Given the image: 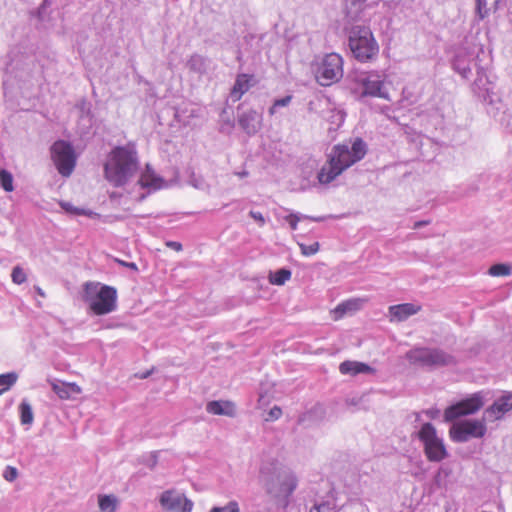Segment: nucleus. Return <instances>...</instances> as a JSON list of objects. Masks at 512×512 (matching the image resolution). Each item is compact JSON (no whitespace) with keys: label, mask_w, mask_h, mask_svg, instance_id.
Listing matches in <instances>:
<instances>
[{"label":"nucleus","mask_w":512,"mask_h":512,"mask_svg":"<svg viewBox=\"0 0 512 512\" xmlns=\"http://www.w3.org/2000/svg\"><path fill=\"white\" fill-rule=\"evenodd\" d=\"M366 154L367 144L361 138L335 145L329 155L328 164L318 172V181L321 184L331 183L343 171L362 160Z\"/></svg>","instance_id":"obj_1"},{"label":"nucleus","mask_w":512,"mask_h":512,"mask_svg":"<svg viewBox=\"0 0 512 512\" xmlns=\"http://www.w3.org/2000/svg\"><path fill=\"white\" fill-rule=\"evenodd\" d=\"M259 479L266 492L283 508L290 503V498L298 486V478L290 468L281 467L277 463H263L259 471Z\"/></svg>","instance_id":"obj_2"},{"label":"nucleus","mask_w":512,"mask_h":512,"mask_svg":"<svg viewBox=\"0 0 512 512\" xmlns=\"http://www.w3.org/2000/svg\"><path fill=\"white\" fill-rule=\"evenodd\" d=\"M137 169V153L134 147L130 146L114 148L104 166L106 179L116 187L126 184Z\"/></svg>","instance_id":"obj_3"},{"label":"nucleus","mask_w":512,"mask_h":512,"mask_svg":"<svg viewBox=\"0 0 512 512\" xmlns=\"http://www.w3.org/2000/svg\"><path fill=\"white\" fill-rule=\"evenodd\" d=\"M472 91L482 102L488 104V113L502 126L510 128L512 131V106L507 107L500 99H494L492 83L489 81L484 68L478 69Z\"/></svg>","instance_id":"obj_4"},{"label":"nucleus","mask_w":512,"mask_h":512,"mask_svg":"<svg viewBox=\"0 0 512 512\" xmlns=\"http://www.w3.org/2000/svg\"><path fill=\"white\" fill-rule=\"evenodd\" d=\"M345 32L349 50L357 61L368 63L376 59L379 45L369 26L356 24L346 27Z\"/></svg>","instance_id":"obj_5"},{"label":"nucleus","mask_w":512,"mask_h":512,"mask_svg":"<svg viewBox=\"0 0 512 512\" xmlns=\"http://www.w3.org/2000/svg\"><path fill=\"white\" fill-rule=\"evenodd\" d=\"M83 300L88 303L95 315H106L117 308V291L108 285L86 282L83 289Z\"/></svg>","instance_id":"obj_6"},{"label":"nucleus","mask_w":512,"mask_h":512,"mask_svg":"<svg viewBox=\"0 0 512 512\" xmlns=\"http://www.w3.org/2000/svg\"><path fill=\"white\" fill-rule=\"evenodd\" d=\"M385 79L386 75L382 71H357L351 77V81L354 84L352 90L360 99L377 97L390 100L389 92L384 85Z\"/></svg>","instance_id":"obj_7"},{"label":"nucleus","mask_w":512,"mask_h":512,"mask_svg":"<svg viewBox=\"0 0 512 512\" xmlns=\"http://www.w3.org/2000/svg\"><path fill=\"white\" fill-rule=\"evenodd\" d=\"M416 437L428 461L439 463L449 456L444 439L438 435L436 428L430 422L421 425Z\"/></svg>","instance_id":"obj_8"},{"label":"nucleus","mask_w":512,"mask_h":512,"mask_svg":"<svg viewBox=\"0 0 512 512\" xmlns=\"http://www.w3.org/2000/svg\"><path fill=\"white\" fill-rule=\"evenodd\" d=\"M406 358L411 364L422 367H441L456 363L455 358L438 348H414L406 353Z\"/></svg>","instance_id":"obj_9"},{"label":"nucleus","mask_w":512,"mask_h":512,"mask_svg":"<svg viewBox=\"0 0 512 512\" xmlns=\"http://www.w3.org/2000/svg\"><path fill=\"white\" fill-rule=\"evenodd\" d=\"M343 77V58L338 53H328L317 64L316 81L321 86H330Z\"/></svg>","instance_id":"obj_10"},{"label":"nucleus","mask_w":512,"mask_h":512,"mask_svg":"<svg viewBox=\"0 0 512 512\" xmlns=\"http://www.w3.org/2000/svg\"><path fill=\"white\" fill-rule=\"evenodd\" d=\"M487 432L484 420H463L454 423L449 430V437L455 443H465L472 438H482Z\"/></svg>","instance_id":"obj_11"},{"label":"nucleus","mask_w":512,"mask_h":512,"mask_svg":"<svg viewBox=\"0 0 512 512\" xmlns=\"http://www.w3.org/2000/svg\"><path fill=\"white\" fill-rule=\"evenodd\" d=\"M51 157L58 172L68 177L74 170L76 156L74 149L69 142L58 140L51 146Z\"/></svg>","instance_id":"obj_12"},{"label":"nucleus","mask_w":512,"mask_h":512,"mask_svg":"<svg viewBox=\"0 0 512 512\" xmlns=\"http://www.w3.org/2000/svg\"><path fill=\"white\" fill-rule=\"evenodd\" d=\"M483 404L481 393H475L471 397L447 407L444 411V420L451 422L462 416L474 414L481 409Z\"/></svg>","instance_id":"obj_13"},{"label":"nucleus","mask_w":512,"mask_h":512,"mask_svg":"<svg viewBox=\"0 0 512 512\" xmlns=\"http://www.w3.org/2000/svg\"><path fill=\"white\" fill-rule=\"evenodd\" d=\"M479 57V52H476L475 49L460 48L454 56L452 67L458 74L467 79L471 74L472 67L476 68L477 71L479 68H483L478 63L480 61Z\"/></svg>","instance_id":"obj_14"},{"label":"nucleus","mask_w":512,"mask_h":512,"mask_svg":"<svg viewBox=\"0 0 512 512\" xmlns=\"http://www.w3.org/2000/svg\"><path fill=\"white\" fill-rule=\"evenodd\" d=\"M162 507L171 512H191L193 502L187 499L184 494L176 491H165L160 498Z\"/></svg>","instance_id":"obj_15"},{"label":"nucleus","mask_w":512,"mask_h":512,"mask_svg":"<svg viewBox=\"0 0 512 512\" xmlns=\"http://www.w3.org/2000/svg\"><path fill=\"white\" fill-rule=\"evenodd\" d=\"M257 84V79L253 74L239 73L230 90L227 102L236 103L242 96Z\"/></svg>","instance_id":"obj_16"},{"label":"nucleus","mask_w":512,"mask_h":512,"mask_svg":"<svg viewBox=\"0 0 512 512\" xmlns=\"http://www.w3.org/2000/svg\"><path fill=\"white\" fill-rule=\"evenodd\" d=\"M511 410L512 391H506L485 410L484 414L493 420H500L506 413L510 412Z\"/></svg>","instance_id":"obj_17"},{"label":"nucleus","mask_w":512,"mask_h":512,"mask_svg":"<svg viewBox=\"0 0 512 512\" xmlns=\"http://www.w3.org/2000/svg\"><path fill=\"white\" fill-rule=\"evenodd\" d=\"M378 2L374 1L368 3V0H346L345 14L350 20H367L366 10L377 5Z\"/></svg>","instance_id":"obj_18"},{"label":"nucleus","mask_w":512,"mask_h":512,"mask_svg":"<svg viewBox=\"0 0 512 512\" xmlns=\"http://www.w3.org/2000/svg\"><path fill=\"white\" fill-rule=\"evenodd\" d=\"M239 126L248 134H256L262 125V115L254 109H250L238 116Z\"/></svg>","instance_id":"obj_19"},{"label":"nucleus","mask_w":512,"mask_h":512,"mask_svg":"<svg viewBox=\"0 0 512 512\" xmlns=\"http://www.w3.org/2000/svg\"><path fill=\"white\" fill-rule=\"evenodd\" d=\"M420 310V306L413 303H403L389 307V316L391 321L402 322L410 316L415 315Z\"/></svg>","instance_id":"obj_20"},{"label":"nucleus","mask_w":512,"mask_h":512,"mask_svg":"<svg viewBox=\"0 0 512 512\" xmlns=\"http://www.w3.org/2000/svg\"><path fill=\"white\" fill-rule=\"evenodd\" d=\"M186 66L190 72H193L195 74H198L199 76H202L208 72L209 66H210V60L205 56L195 53L190 56V58L187 61Z\"/></svg>","instance_id":"obj_21"},{"label":"nucleus","mask_w":512,"mask_h":512,"mask_svg":"<svg viewBox=\"0 0 512 512\" xmlns=\"http://www.w3.org/2000/svg\"><path fill=\"white\" fill-rule=\"evenodd\" d=\"M339 371L343 375H358L371 373L373 369L365 363L347 360L340 364Z\"/></svg>","instance_id":"obj_22"},{"label":"nucleus","mask_w":512,"mask_h":512,"mask_svg":"<svg viewBox=\"0 0 512 512\" xmlns=\"http://www.w3.org/2000/svg\"><path fill=\"white\" fill-rule=\"evenodd\" d=\"M206 411L213 415H227L234 414V406L229 401H210L206 405Z\"/></svg>","instance_id":"obj_23"},{"label":"nucleus","mask_w":512,"mask_h":512,"mask_svg":"<svg viewBox=\"0 0 512 512\" xmlns=\"http://www.w3.org/2000/svg\"><path fill=\"white\" fill-rule=\"evenodd\" d=\"M361 306V300L349 299L339 303L334 309L335 319L342 318L346 313L357 311Z\"/></svg>","instance_id":"obj_24"},{"label":"nucleus","mask_w":512,"mask_h":512,"mask_svg":"<svg viewBox=\"0 0 512 512\" xmlns=\"http://www.w3.org/2000/svg\"><path fill=\"white\" fill-rule=\"evenodd\" d=\"M292 276V272L288 268H281L275 272H270L268 279L273 285L281 286L284 285Z\"/></svg>","instance_id":"obj_25"},{"label":"nucleus","mask_w":512,"mask_h":512,"mask_svg":"<svg viewBox=\"0 0 512 512\" xmlns=\"http://www.w3.org/2000/svg\"><path fill=\"white\" fill-rule=\"evenodd\" d=\"M138 182L142 188L157 190L162 187L163 180L154 175L142 174Z\"/></svg>","instance_id":"obj_26"},{"label":"nucleus","mask_w":512,"mask_h":512,"mask_svg":"<svg viewBox=\"0 0 512 512\" xmlns=\"http://www.w3.org/2000/svg\"><path fill=\"white\" fill-rule=\"evenodd\" d=\"M488 274L493 277L510 276L512 274V266L507 263L494 264L489 268Z\"/></svg>","instance_id":"obj_27"},{"label":"nucleus","mask_w":512,"mask_h":512,"mask_svg":"<svg viewBox=\"0 0 512 512\" xmlns=\"http://www.w3.org/2000/svg\"><path fill=\"white\" fill-rule=\"evenodd\" d=\"M59 205L66 213L71 215H84L91 217L94 214L91 210L75 207L70 202L61 201Z\"/></svg>","instance_id":"obj_28"},{"label":"nucleus","mask_w":512,"mask_h":512,"mask_svg":"<svg viewBox=\"0 0 512 512\" xmlns=\"http://www.w3.org/2000/svg\"><path fill=\"white\" fill-rule=\"evenodd\" d=\"M20 418L22 424L30 425L33 422V411L31 405L23 400L19 405Z\"/></svg>","instance_id":"obj_29"},{"label":"nucleus","mask_w":512,"mask_h":512,"mask_svg":"<svg viewBox=\"0 0 512 512\" xmlns=\"http://www.w3.org/2000/svg\"><path fill=\"white\" fill-rule=\"evenodd\" d=\"M117 499L112 495L99 497V508L102 512H115Z\"/></svg>","instance_id":"obj_30"},{"label":"nucleus","mask_w":512,"mask_h":512,"mask_svg":"<svg viewBox=\"0 0 512 512\" xmlns=\"http://www.w3.org/2000/svg\"><path fill=\"white\" fill-rule=\"evenodd\" d=\"M13 175L6 169H0V186L6 192L14 191Z\"/></svg>","instance_id":"obj_31"},{"label":"nucleus","mask_w":512,"mask_h":512,"mask_svg":"<svg viewBox=\"0 0 512 512\" xmlns=\"http://www.w3.org/2000/svg\"><path fill=\"white\" fill-rule=\"evenodd\" d=\"M18 379V375L15 372L0 374V386L4 388L0 390V394L4 391L8 390L11 386H13Z\"/></svg>","instance_id":"obj_32"},{"label":"nucleus","mask_w":512,"mask_h":512,"mask_svg":"<svg viewBox=\"0 0 512 512\" xmlns=\"http://www.w3.org/2000/svg\"><path fill=\"white\" fill-rule=\"evenodd\" d=\"M209 512H241L237 501L232 500L225 506H215L210 509Z\"/></svg>","instance_id":"obj_33"},{"label":"nucleus","mask_w":512,"mask_h":512,"mask_svg":"<svg viewBox=\"0 0 512 512\" xmlns=\"http://www.w3.org/2000/svg\"><path fill=\"white\" fill-rule=\"evenodd\" d=\"M292 96L287 95L283 98H279L274 100L272 106L269 108V114L274 115L277 112V109L280 107H286L291 103Z\"/></svg>","instance_id":"obj_34"},{"label":"nucleus","mask_w":512,"mask_h":512,"mask_svg":"<svg viewBox=\"0 0 512 512\" xmlns=\"http://www.w3.org/2000/svg\"><path fill=\"white\" fill-rule=\"evenodd\" d=\"M299 247H300L301 253L304 256H312L319 251L320 245L318 242H313L309 245L301 243V244H299Z\"/></svg>","instance_id":"obj_35"},{"label":"nucleus","mask_w":512,"mask_h":512,"mask_svg":"<svg viewBox=\"0 0 512 512\" xmlns=\"http://www.w3.org/2000/svg\"><path fill=\"white\" fill-rule=\"evenodd\" d=\"M489 14L487 0H476V15L479 20H483Z\"/></svg>","instance_id":"obj_36"},{"label":"nucleus","mask_w":512,"mask_h":512,"mask_svg":"<svg viewBox=\"0 0 512 512\" xmlns=\"http://www.w3.org/2000/svg\"><path fill=\"white\" fill-rule=\"evenodd\" d=\"M11 277H12V281L15 283V284H22L26 281L27 277H26V273L24 272V270L19 267V266H16L13 268L12 270V273H11Z\"/></svg>","instance_id":"obj_37"},{"label":"nucleus","mask_w":512,"mask_h":512,"mask_svg":"<svg viewBox=\"0 0 512 512\" xmlns=\"http://www.w3.org/2000/svg\"><path fill=\"white\" fill-rule=\"evenodd\" d=\"M307 216L305 215H302V214H295V213H292L290 215H288L286 217V221L289 223L290 227L292 230H296L297 229V225H298V222L303 219V218H306Z\"/></svg>","instance_id":"obj_38"},{"label":"nucleus","mask_w":512,"mask_h":512,"mask_svg":"<svg viewBox=\"0 0 512 512\" xmlns=\"http://www.w3.org/2000/svg\"><path fill=\"white\" fill-rule=\"evenodd\" d=\"M69 389H70V386L65 385V384L53 385V390L62 399L69 398Z\"/></svg>","instance_id":"obj_39"},{"label":"nucleus","mask_w":512,"mask_h":512,"mask_svg":"<svg viewBox=\"0 0 512 512\" xmlns=\"http://www.w3.org/2000/svg\"><path fill=\"white\" fill-rule=\"evenodd\" d=\"M18 475V472H17V469L14 468V467H11V466H7L5 471H4V478L7 480V481H13L16 479Z\"/></svg>","instance_id":"obj_40"},{"label":"nucleus","mask_w":512,"mask_h":512,"mask_svg":"<svg viewBox=\"0 0 512 512\" xmlns=\"http://www.w3.org/2000/svg\"><path fill=\"white\" fill-rule=\"evenodd\" d=\"M249 215L256 221L260 226H264L265 218L263 214L259 211H250Z\"/></svg>","instance_id":"obj_41"},{"label":"nucleus","mask_w":512,"mask_h":512,"mask_svg":"<svg viewBox=\"0 0 512 512\" xmlns=\"http://www.w3.org/2000/svg\"><path fill=\"white\" fill-rule=\"evenodd\" d=\"M423 413H425L426 416L429 417L430 419H436L440 414V410L437 408H430L424 410Z\"/></svg>","instance_id":"obj_42"},{"label":"nucleus","mask_w":512,"mask_h":512,"mask_svg":"<svg viewBox=\"0 0 512 512\" xmlns=\"http://www.w3.org/2000/svg\"><path fill=\"white\" fill-rule=\"evenodd\" d=\"M166 246L175 251H181L183 248L182 244L180 242H176V241H167Z\"/></svg>","instance_id":"obj_43"},{"label":"nucleus","mask_w":512,"mask_h":512,"mask_svg":"<svg viewBox=\"0 0 512 512\" xmlns=\"http://www.w3.org/2000/svg\"><path fill=\"white\" fill-rule=\"evenodd\" d=\"M282 414V411L279 407L277 406H274L270 412H269V416L272 418V419H278Z\"/></svg>","instance_id":"obj_44"},{"label":"nucleus","mask_w":512,"mask_h":512,"mask_svg":"<svg viewBox=\"0 0 512 512\" xmlns=\"http://www.w3.org/2000/svg\"><path fill=\"white\" fill-rule=\"evenodd\" d=\"M328 508L327 503H316L314 506L310 509V512H322L324 509Z\"/></svg>","instance_id":"obj_45"},{"label":"nucleus","mask_w":512,"mask_h":512,"mask_svg":"<svg viewBox=\"0 0 512 512\" xmlns=\"http://www.w3.org/2000/svg\"><path fill=\"white\" fill-rule=\"evenodd\" d=\"M430 224V221L429 220H421V221H416L414 224H413V229H420L421 227L423 226H426Z\"/></svg>","instance_id":"obj_46"},{"label":"nucleus","mask_w":512,"mask_h":512,"mask_svg":"<svg viewBox=\"0 0 512 512\" xmlns=\"http://www.w3.org/2000/svg\"><path fill=\"white\" fill-rule=\"evenodd\" d=\"M120 263L123 266L128 267V268H130L132 270H135V271L138 270V267H137V265L134 262H124V261H121Z\"/></svg>","instance_id":"obj_47"},{"label":"nucleus","mask_w":512,"mask_h":512,"mask_svg":"<svg viewBox=\"0 0 512 512\" xmlns=\"http://www.w3.org/2000/svg\"><path fill=\"white\" fill-rule=\"evenodd\" d=\"M236 175H238L240 178L248 176V172L246 170H243L241 172H237Z\"/></svg>","instance_id":"obj_48"},{"label":"nucleus","mask_w":512,"mask_h":512,"mask_svg":"<svg viewBox=\"0 0 512 512\" xmlns=\"http://www.w3.org/2000/svg\"><path fill=\"white\" fill-rule=\"evenodd\" d=\"M306 218H308V216ZM309 219L315 222H320L324 220V217H309Z\"/></svg>","instance_id":"obj_49"},{"label":"nucleus","mask_w":512,"mask_h":512,"mask_svg":"<svg viewBox=\"0 0 512 512\" xmlns=\"http://www.w3.org/2000/svg\"><path fill=\"white\" fill-rule=\"evenodd\" d=\"M36 291H37V293H38L40 296H42V297H44V296H45L44 291H43L40 287H36Z\"/></svg>","instance_id":"obj_50"},{"label":"nucleus","mask_w":512,"mask_h":512,"mask_svg":"<svg viewBox=\"0 0 512 512\" xmlns=\"http://www.w3.org/2000/svg\"><path fill=\"white\" fill-rule=\"evenodd\" d=\"M148 375H149V372H147V373H145V374L141 375V378H147V377H148Z\"/></svg>","instance_id":"obj_51"}]
</instances>
